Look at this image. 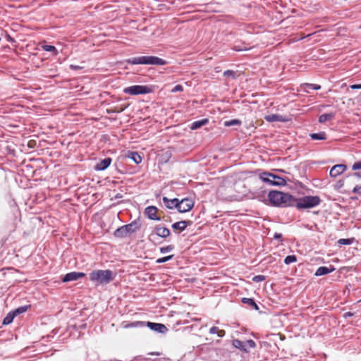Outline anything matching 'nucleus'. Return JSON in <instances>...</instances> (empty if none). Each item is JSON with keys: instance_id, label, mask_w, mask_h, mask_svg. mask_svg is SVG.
Here are the masks:
<instances>
[{"instance_id": "423d86ee", "label": "nucleus", "mask_w": 361, "mask_h": 361, "mask_svg": "<svg viewBox=\"0 0 361 361\" xmlns=\"http://www.w3.org/2000/svg\"><path fill=\"white\" fill-rule=\"evenodd\" d=\"M152 90L147 85H135L124 88L123 92L130 95L146 94L152 92Z\"/></svg>"}, {"instance_id": "37998d69", "label": "nucleus", "mask_w": 361, "mask_h": 361, "mask_svg": "<svg viewBox=\"0 0 361 361\" xmlns=\"http://www.w3.org/2000/svg\"><path fill=\"white\" fill-rule=\"evenodd\" d=\"M219 328L216 326H212L209 329V334H217Z\"/></svg>"}, {"instance_id": "8fccbe9b", "label": "nucleus", "mask_w": 361, "mask_h": 361, "mask_svg": "<svg viewBox=\"0 0 361 361\" xmlns=\"http://www.w3.org/2000/svg\"><path fill=\"white\" fill-rule=\"evenodd\" d=\"M353 176L355 177H357L358 178H361V171L359 172H355L353 173Z\"/></svg>"}, {"instance_id": "a878e982", "label": "nucleus", "mask_w": 361, "mask_h": 361, "mask_svg": "<svg viewBox=\"0 0 361 361\" xmlns=\"http://www.w3.org/2000/svg\"><path fill=\"white\" fill-rule=\"evenodd\" d=\"M265 119L268 122L281 121L282 116L279 114H270L265 116Z\"/></svg>"}, {"instance_id": "f3484780", "label": "nucleus", "mask_w": 361, "mask_h": 361, "mask_svg": "<svg viewBox=\"0 0 361 361\" xmlns=\"http://www.w3.org/2000/svg\"><path fill=\"white\" fill-rule=\"evenodd\" d=\"M191 224L190 221H180L172 224L171 227L173 230L184 231L186 227Z\"/></svg>"}, {"instance_id": "49530a36", "label": "nucleus", "mask_w": 361, "mask_h": 361, "mask_svg": "<svg viewBox=\"0 0 361 361\" xmlns=\"http://www.w3.org/2000/svg\"><path fill=\"white\" fill-rule=\"evenodd\" d=\"M350 88L353 90H361V84H355L350 85Z\"/></svg>"}, {"instance_id": "de8ad7c7", "label": "nucleus", "mask_w": 361, "mask_h": 361, "mask_svg": "<svg viewBox=\"0 0 361 361\" xmlns=\"http://www.w3.org/2000/svg\"><path fill=\"white\" fill-rule=\"evenodd\" d=\"M69 67H70V68H71V70H74V71H75V70H80V69H81V68H82V67H81V66H77V65H73V64H71Z\"/></svg>"}, {"instance_id": "4c0bfd02", "label": "nucleus", "mask_w": 361, "mask_h": 361, "mask_svg": "<svg viewBox=\"0 0 361 361\" xmlns=\"http://www.w3.org/2000/svg\"><path fill=\"white\" fill-rule=\"evenodd\" d=\"M235 74V71H231V70H227L224 72V75L226 77L234 78Z\"/></svg>"}, {"instance_id": "5701e85b", "label": "nucleus", "mask_w": 361, "mask_h": 361, "mask_svg": "<svg viewBox=\"0 0 361 361\" xmlns=\"http://www.w3.org/2000/svg\"><path fill=\"white\" fill-rule=\"evenodd\" d=\"M334 118V114L333 113L324 114L319 117V122L321 123H325L326 121L332 120Z\"/></svg>"}, {"instance_id": "09e8293b", "label": "nucleus", "mask_w": 361, "mask_h": 361, "mask_svg": "<svg viewBox=\"0 0 361 361\" xmlns=\"http://www.w3.org/2000/svg\"><path fill=\"white\" fill-rule=\"evenodd\" d=\"M225 334H226V332H225L224 330H219V329H218L217 335H218L219 337L222 338V337H224L225 336Z\"/></svg>"}, {"instance_id": "e433bc0d", "label": "nucleus", "mask_w": 361, "mask_h": 361, "mask_svg": "<svg viewBox=\"0 0 361 361\" xmlns=\"http://www.w3.org/2000/svg\"><path fill=\"white\" fill-rule=\"evenodd\" d=\"M245 343V347L248 346V347H250L251 348H255L256 347L255 342L253 340H251V339L247 340Z\"/></svg>"}, {"instance_id": "7c9ffc66", "label": "nucleus", "mask_w": 361, "mask_h": 361, "mask_svg": "<svg viewBox=\"0 0 361 361\" xmlns=\"http://www.w3.org/2000/svg\"><path fill=\"white\" fill-rule=\"evenodd\" d=\"M354 241V238H341L338 240V245H351Z\"/></svg>"}, {"instance_id": "f8f14e48", "label": "nucleus", "mask_w": 361, "mask_h": 361, "mask_svg": "<svg viewBox=\"0 0 361 361\" xmlns=\"http://www.w3.org/2000/svg\"><path fill=\"white\" fill-rule=\"evenodd\" d=\"M157 211V209L156 207L149 206L145 208V214L147 216V218L151 220L160 221L161 219L156 215Z\"/></svg>"}, {"instance_id": "bb28decb", "label": "nucleus", "mask_w": 361, "mask_h": 361, "mask_svg": "<svg viewBox=\"0 0 361 361\" xmlns=\"http://www.w3.org/2000/svg\"><path fill=\"white\" fill-rule=\"evenodd\" d=\"M147 323L145 322H140L137 321L134 322H131L130 324H128L126 326V328H139V327H144L146 325Z\"/></svg>"}, {"instance_id": "864d4df0", "label": "nucleus", "mask_w": 361, "mask_h": 361, "mask_svg": "<svg viewBox=\"0 0 361 361\" xmlns=\"http://www.w3.org/2000/svg\"><path fill=\"white\" fill-rule=\"evenodd\" d=\"M360 28L361 29V25L360 26Z\"/></svg>"}, {"instance_id": "cd10ccee", "label": "nucleus", "mask_w": 361, "mask_h": 361, "mask_svg": "<svg viewBox=\"0 0 361 361\" xmlns=\"http://www.w3.org/2000/svg\"><path fill=\"white\" fill-rule=\"evenodd\" d=\"M28 306L24 305L18 307V308L12 310L13 313L14 314L15 317L25 312L27 310Z\"/></svg>"}, {"instance_id": "a19ab883", "label": "nucleus", "mask_w": 361, "mask_h": 361, "mask_svg": "<svg viewBox=\"0 0 361 361\" xmlns=\"http://www.w3.org/2000/svg\"><path fill=\"white\" fill-rule=\"evenodd\" d=\"M306 85L312 89V90H320L321 89V86L319 85H317V84H306Z\"/></svg>"}, {"instance_id": "7ed1b4c3", "label": "nucleus", "mask_w": 361, "mask_h": 361, "mask_svg": "<svg viewBox=\"0 0 361 361\" xmlns=\"http://www.w3.org/2000/svg\"><path fill=\"white\" fill-rule=\"evenodd\" d=\"M90 280L96 286L102 284H108L114 280V276L112 271L106 270H94L89 275Z\"/></svg>"}, {"instance_id": "2f4dec72", "label": "nucleus", "mask_w": 361, "mask_h": 361, "mask_svg": "<svg viewBox=\"0 0 361 361\" xmlns=\"http://www.w3.org/2000/svg\"><path fill=\"white\" fill-rule=\"evenodd\" d=\"M297 261V257L295 255H288L284 259V263L286 264H290L291 263L295 262Z\"/></svg>"}, {"instance_id": "aec40b11", "label": "nucleus", "mask_w": 361, "mask_h": 361, "mask_svg": "<svg viewBox=\"0 0 361 361\" xmlns=\"http://www.w3.org/2000/svg\"><path fill=\"white\" fill-rule=\"evenodd\" d=\"M128 157L132 159L136 164L141 163L142 160L141 156L136 152H130Z\"/></svg>"}, {"instance_id": "6ab92c4d", "label": "nucleus", "mask_w": 361, "mask_h": 361, "mask_svg": "<svg viewBox=\"0 0 361 361\" xmlns=\"http://www.w3.org/2000/svg\"><path fill=\"white\" fill-rule=\"evenodd\" d=\"M208 122H209V120L207 118H203L201 120L195 121L193 123H192V124L190 126V129L191 130H197V129L201 128L202 126L207 124Z\"/></svg>"}, {"instance_id": "c03bdc74", "label": "nucleus", "mask_w": 361, "mask_h": 361, "mask_svg": "<svg viewBox=\"0 0 361 361\" xmlns=\"http://www.w3.org/2000/svg\"><path fill=\"white\" fill-rule=\"evenodd\" d=\"M344 185V180H340L337 182L336 185V188L337 189H339L341 188H342Z\"/></svg>"}, {"instance_id": "39448f33", "label": "nucleus", "mask_w": 361, "mask_h": 361, "mask_svg": "<svg viewBox=\"0 0 361 361\" xmlns=\"http://www.w3.org/2000/svg\"><path fill=\"white\" fill-rule=\"evenodd\" d=\"M260 179L270 185L283 186L286 184V180L283 178L268 172L262 173Z\"/></svg>"}, {"instance_id": "4468645a", "label": "nucleus", "mask_w": 361, "mask_h": 361, "mask_svg": "<svg viewBox=\"0 0 361 361\" xmlns=\"http://www.w3.org/2000/svg\"><path fill=\"white\" fill-rule=\"evenodd\" d=\"M111 163V159L109 157L105 158L99 161L94 166L96 171H104L106 169Z\"/></svg>"}, {"instance_id": "0eeeda50", "label": "nucleus", "mask_w": 361, "mask_h": 361, "mask_svg": "<svg viewBox=\"0 0 361 361\" xmlns=\"http://www.w3.org/2000/svg\"><path fill=\"white\" fill-rule=\"evenodd\" d=\"M194 206V202L189 198L178 200V211L180 213H185L190 211Z\"/></svg>"}, {"instance_id": "79ce46f5", "label": "nucleus", "mask_w": 361, "mask_h": 361, "mask_svg": "<svg viewBox=\"0 0 361 361\" xmlns=\"http://www.w3.org/2000/svg\"><path fill=\"white\" fill-rule=\"evenodd\" d=\"M353 193H358V194H361V185H356V186L353 189Z\"/></svg>"}, {"instance_id": "412c9836", "label": "nucleus", "mask_w": 361, "mask_h": 361, "mask_svg": "<svg viewBox=\"0 0 361 361\" xmlns=\"http://www.w3.org/2000/svg\"><path fill=\"white\" fill-rule=\"evenodd\" d=\"M114 235L116 238H123L127 236L128 233L123 226H121L114 231Z\"/></svg>"}, {"instance_id": "ea45409f", "label": "nucleus", "mask_w": 361, "mask_h": 361, "mask_svg": "<svg viewBox=\"0 0 361 361\" xmlns=\"http://www.w3.org/2000/svg\"><path fill=\"white\" fill-rule=\"evenodd\" d=\"M352 169L353 171L360 170L361 169V161L355 162L352 166Z\"/></svg>"}, {"instance_id": "f257e3e1", "label": "nucleus", "mask_w": 361, "mask_h": 361, "mask_svg": "<svg viewBox=\"0 0 361 361\" xmlns=\"http://www.w3.org/2000/svg\"><path fill=\"white\" fill-rule=\"evenodd\" d=\"M268 198L272 205L280 207H286L295 205V198L286 192L272 190L268 194Z\"/></svg>"}, {"instance_id": "72a5a7b5", "label": "nucleus", "mask_w": 361, "mask_h": 361, "mask_svg": "<svg viewBox=\"0 0 361 361\" xmlns=\"http://www.w3.org/2000/svg\"><path fill=\"white\" fill-rule=\"evenodd\" d=\"M250 48H248L245 46H240V45H235L233 47V49L236 51H247L249 50Z\"/></svg>"}, {"instance_id": "58836bf2", "label": "nucleus", "mask_w": 361, "mask_h": 361, "mask_svg": "<svg viewBox=\"0 0 361 361\" xmlns=\"http://www.w3.org/2000/svg\"><path fill=\"white\" fill-rule=\"evenodd\" d=\"M183 90V86L181 85H176L171 90V92L175 93V92H181Z\"/></svg>"}, {"instance_id": "a18cd8bd", "label": "nucleus", "mask_w": 361, "mask_h": 361, "mask_svg": "<svg viewBox=\"0 0 361 361\" xmlns=\"http://www.w3.org/2000/svg\"><path fill=\"white\" fill-rule=\"evenodd\" d=\"M274 238L278 240H281L282 239V234L279 233H275L274 234Z\"/></svg>"}, {"instance_id": "6e6552de", "label": "nucleus", "mask_w": 361, "mask_h": 361, "mask_svg": "<svg viewBox=\"0 0 361 361\" xmlns=\"http://www.w3.org/2000/svg\"><path fill=\"white\" fill-rule=\"evenodd\" d=\"M85 276L83 272L72 271L66 274L62 279L63 283L77 281L78 279L82 278Z\"/></svg>"}, {"instance_id": "b1692460", "label": "nucleus", "mask_w": 361, "mask_h": 361, "mask_svg": "<svg viewBox=\"0 0 361 361\" xmlns=\"http://www.w3.org/2000/svg\"><path fill=\"white\" fill-rule=\"evenodd\" d=\"M242 302L252 307L255 310H259L258 305L252 298H242Z\"/></svg>"}, {"instance_id": "c756f323", "label": "nucleus", "mask_w": 361, "mask_h": 361, "mask_svg": "<svg viewBox=\"0 0 361 361\" xmlns=\"http://www.w3.org/2000/svg\"><path fill=\"white\" fill-rule=\"evenodd\" d=\"M241 121L239 119H231L230 121H226L224 122V126L226 127L232 126H240Z\"/></svg>"}, {"instance_id": "c85d7f7f", "label": "nucleus", "mask_w": 361, "mask_h": 361, "mask_svg": "<svg viewBox=\"0 0 361 361\" xmlns=\"http://www.w3.org/2000/svg\"><path fill=\"white\" fill-rule=\"evenodd\" d=\"M42 49H43V50L46 51L52 52L54 56H56L59 54L56 47L52 45H44V46H42Z\"/></svg>"}, {"instance_id": "4be33fe9", "label": "nucleus", "mask_w": 361, "mask_h": 361, "mask_svg": "<svg viewBox=\"0 0 361 361\" xmlns=\"http://www.w3.org/2000/svg\"><path fill=\"white\" fill-rule=\"evenodd\" d=\"M310 137L312 140H324L326 139V134L325 132L321 131L317 133H311L310 134Z\"/></svg>"}, {"instance_id": "603ef678", "label": "nucleus", "mask_w": 361, "mask_h": 361, "mask_svg": "<svg viewBox=\"0 0 361 361\" xmlns=\"http://www.w3.org/2000/svg\"><path fill=\"white\" fill-rule=\"evenodd\" d=\"M345 315L349 316L350 315V313H345Z\"/></svg>"}, {"instance_id": "393cba45", "label": "nucleus", "mask_w": 361, "mask_h": 361, "mask_svg": "<svg viewBox=\"0 0 361 361\" xmlns=\"http://www.w3.org/2000/svg\"><path fill=\"white\" fill-rule=\"evenodd\" d=\"M15 317H15L14 314L13 313V312L12 311L9 312L6 314L5 318L4 319L2 324L3 325H8V324H10L11 323H12V322L13 321Z\"/></svg>"}, {"instance_id": "dca6fc26", "label": "nucleus", "mask_w": 361, "mask_h": 361, "mask_svg": "<svg viewBox=\"0 0 361 361\" xmlns=\"http://www.w3.org/2000/svg\"><path fill=\"white\" fill-rule=\"evenodd\" d=\"M163 202L165 206L169 209L176 208L178 209V199H169L166 197H163Z\"/></svg>"}, {"instance_id": "a211bd4d", "label": "nucleus", "mask_w": 361, "mask_h": 361, "mask_svg": "<svg viewBox=\"0 0 361 361\" xmlns=\"http://www.w3.org/2000/svg\"><path fill=\"white\" fill-rule=\"evenodd\" d=\"M232 345L234 348L240 350L242 352H244V353L248 352L245 347V343L238 339L233 340Z\"/></svg>"}, {"instance_id": "3c124183", "label": "nucleus", "mask_w": 361, "mask_h": 361, "mask_svg": "<svg viewBox=\"0 0 361 361\" xmlns=\"http://www.w3.org/2000/svg\"><path fill=\"white\" fill-rule=\"evenodd\" d=\"M149 355H159L160 353H157V352H153V353H150Z\"/></svg>"}, {"instance_id": "20e7f679", "label": "nucleus", "mask_w": 361, "mask_h": 361, "mask_svg": "<svg viewBox=\"0 0 361 361\" xmlns=\"http://www.w3.org/2000/svg\"><path fill=\"white\" fill-rule=\"evenodd\" d=\"M321 202V198L317 195H307L298 199L295 198L294 206L298 209H311L318 206Z\"/></svg>"}, {"instance_id": "ddd939ff", "label": "nucleus", "mask_w": 361, "mask_h": 361, "mask_svg": "<svg viewBox=\"0 0 361 361\" xmlns=\"http://www.w3.org/2000/svg\"><path fill=\"white\" fill-rule=\"evenodd\" d=\"M154 233L159 237L166 238L169 236L171 233L169 228L161 226H157L154 228Z\"/></svg>"}, {"instance_id": "1a4fd4ad", "label": "nucleus", "mask_w": 361, "mask_h": 361, "mask_svg": "<svg viewBox=\"0 0 361 361\" xmlns=\"http://www.w3.org/2000/svg\"><path fill=\"white\" fill-rule=\"evenodd\" d=\"M146 325L155 332L165 334L168 331L167 327L163 324L147 322Z\"/></svg>"}, {"instance_id": "f704fd0d", "label": "nucleus", "mask_w": 361, "mask_h": 361, "mask_svg": "<svg viewBox=\"0 0 361 361\" xmlns=\"http://www.w3.org/2000/svg\"><path fill=\"white\" fill-rule=\"evenodd\" d=\"M174 248L173 245H168L166 247H162L160 248V252L161 253H166L171 252Z\"/></svg>"}, {"instance_id": "9d476101", "label": "nucleus", "mask_w": 361, "mask_h": 361, "mask_svg": "<svg viewBox=\"0 0 361 361\" xmlns=\"http://www.w3.org/2000/svg\"><path fill=\"white\" fill-rule=\"evenodd\" d=\"M128 234H132L138 231L141 227V223L139 219L134 220L128 224L123 225Z\"/></svg>"}, {"instance_id": "473e14b6", "label": "nucleus", "mask_w": 361, "mask_h": 361, "mask_svg": "<svg viewBox=\"0 0 361 361\" xmlns=\"http://www.w3.org/2000/svg\"><path fill=\"white\" fill-rule=\"evenodd\" d=\"M173 255H169V256H166V257H164L161 258H159L156 260V262L157 264L164 263V262L171 259L173 258Z\"/></svg>"}, {"instance_id": "9b49d317", "label": "nucleus", "mask_w": 361, "mask_h": 361, "mask_svg": "<svg viewBox=\"0 0 361 361\" xmlns=\"http://www.w3.org/2000/svg\"><path fill=\"white\" fill-rule=\"evenodd\" d=\"M347 169V166L345 164H336L334 166L330 171V176L331 177H337L342 174Z\"/></svg>"}, {"instance_id": "2eb2a0df", "label": "nucleus", "mask_w": 361, "mask_h": 361, "mask_svg": "<svg viewBox=\"0 0 361 361\" xmlns=\"http://www.w3.org/2000/svg\"><path fill=\"white\" fill-rule=\"evenodd\" d=\"M335 269H336L333 265H330L329 267H319L317 269L314 275L317 276H324L333 272Z\"/></svg>"}, {"instance_id": "c9c22d12", "label": "nucleus", "mask_w": 361, "mask_h": 361, "mask_svg": "<svg viewBox=\"0 0 361 361\" xmlns=\"http://www.w3.org/2000/svg\"><path fill=\"white\" fill-rule=\"evenodd\" d=\"M265 276L264 275H257V276H255L253 278H252V281L254 282H261V281H263L265 280Z\"/></svg>"}, {"instance_id": "f03ea898", "label": "nucleus", "mask_w": 361, "mask_h": 361, "mask_svg": "<svg viewBox=\"0 0 361 361\" xmlns=\"http://www.w3.org/2000/svg\"><path fill=\"white\" fill-rule=\"evenodd\" d=\"M126 63L131 65H156L164 66L167 63L166 61L155 56H142L128 59Z\"/></svg>"}]
</instances>
